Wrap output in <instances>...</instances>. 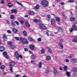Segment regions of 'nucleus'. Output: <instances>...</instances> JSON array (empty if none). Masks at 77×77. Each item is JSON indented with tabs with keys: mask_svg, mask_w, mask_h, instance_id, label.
<instances>
[{
	"mask_svg": "<svg viewBox=\"0 0 77 77\" xmlns=\"http://www.w3.org/2000/svg\"><path fill=\"white\" fill-rule=\"evenodd\" d=\"M63 68L65 71H66L68 69V67L66 66H65Z\"/></svg>",
	"mask_w": 77,
	"mask_h": 77,
	"instance_id": "25",
	"label": "nucleus"
},
{
	"mask_svg": "<svg viewBox=\"0 0 77 77\" xmlns=\"http://www.w3.org/2000/svg\"><path fill=\"white\" fill-rule=\"evenodd\" d=\"M24 50L25 51H28V49L27 48H24Z\"/></svg>",
	"mask_w": 77,
	"mask_h": 77,
	"instance_id": "55",
	"label": "nucleus"
},
{
	"mask_svg": "<svg viewBox=\"0 0 77 77\" xmlns=\"http://www.w3.org/2000/svg\"><path fill=\"white\" fill-rule=\"evenodd\" d=\"M11 24L13 26H15L16 25L15 24V22H14V21L12 20L11 22Z\"/></svg>",
	"mask_w": 77,
	"mask_h": 77,
	"instance_id": "15",
	"label": "nucleus"
},
{
	"mask_svg": "<svg viewBox=\"0 0 77 77\" xmlns=\"http://www.w3.org/2000/svg\"><path fill=\"white\" fill-rule=\"evenodd\" d=\"M31 62L32 63H35V62L34 61L32 60L31 61Z\"/></svg>",
	"mask_w": 77,
	"mask_h": 77,
	"instance_id": "60",
	"label": "nucleus"
},
{
	"mask_svg": "<svg viewBox=\"0 0 77 77\" xmlns=\"http://www.w3.org/2000/svg\"><path fill=\"white\" fill-rule=\"evenodd\" d=\"M60 47H61V49H62V48H63V46L62 45H60Z\"/></svg>",
	"mask_w": 77,
	"mask_h": 77,
	"instance_id": "57",
	"label": "nucleus"
},
{
	"mask_svg": "<svg viewBox=\"0 0 77 77\" xmlns=\"http://www.w3.org/2000/svg\"><path fill=\"white\" fill-rule=\"evenodd\" d=\"M54 74H58V72H57V71L56 70V69H54Z\"/></svg>",
	"mask_w": 77,
	"mask_h": 77,
	"instance_id": "20",
	"label": "nucleus"
},
{
	"mask_svg": "<svg viewBox=\"0 0 77 77\" xmlns=\"http://www.w3.org/2000/svg\"><path fill=\"white\" fill-rule=\"evenodd\" d=\"M56 21H58V22H60V18L58 17H55Z\"/></svg>",
	"mask_w": 77,
	"mask_h": 77,
	"instance_id": "17",
	"label": "nucleus"
},
{
	"mask_svg": "<svg viewBox=\"0 0 77 77\" xmlns=\"http://www.w3.org/2000/svg\"><path fill=\"white\" fill-rule=\"evenodd\" d=\"M73 71L74 72H76V71H77V69L74 68L73 69Z\"/></svg>",
	"mask_w": 77,
	"mask_h": 77,
	"instance_id": "46",
	"label": "nucleus"
},
{
	"mask_svg": "<svg viewBox=\"0 0 77 77\" xmlns=\"http://www.w3.org/2000/svg\"><path fill=\"white\" fill-rule=\"evenodd\" d=\"M8 5L9 8H12L13 6V4L11 3H9L8 4Z\"/></svg>",
	"mask_w": 77,
	"mask_h": 77,
	"instance_id": "10",
	"label": "nucleus"
},
{
	"mask_svg": "<svg viewBox=\"0 0 77 77\" xmlns=\"http://www.w3.org/2000/svg\"><path fill=\"white\" fill-rule=\"evenodd\" d=\"M7 73H6L5 72V71L3 70V74L4 75H6V74Z\"/></svg>",
	"mask_w": 77,
	"mask_h": 77,
	"instance_id": "51",
	"label": "nucleus"
},
{
	"mask_svg": "<svg viewBox=\"0 0 77 77\" xmlns=\"http://www.w3.org/2000/svg\"><path fill=\"white\" fill-rule=\"evenodd\" d=\"M72 62L74 63L77 62V60L75 58H72Z\"/></svg>",
	"mask_w": 77,
	"mask_h": 77,
	"instance_id": "23",
	"label": "nucleus"
},
{
	"mask_svg": "<svg viewBox=\"0 0 77 77\" xmlns=\"http://www.w3.org/2000/svg\"><path fill=\"white\" fill-rule=\"evenodd\" d=\"M20 22L21 24H23L24 23V21L23 20H20Z\"/></svg>",
	"mask_w": 77,
	"mask_h": 77,
	"instance_id": "49",
	"label": "nucleus"
},
{
	"mask_svg": "<svg viewBox=\"0 0 77 77\" xmlns=\"http://www.w3.org/2000/svg\"><path fill=\"white\" fill-rule=\"evenodd\" d=\"M3 38L4 39V41H6L7 39L8 38V37L6 35V34H4L3 35Z\"/></svg>",
	"mask_w": 77,
	"mask_h": 77,
	"instance_id": "6",
	"label": "nucleus"
},
{
	"mask_svg": "<svg viewBox=\"0 0 77 77\" xmlns=\"http://www.w3.org/2000/svg\"><path fill=\"white\" fill-rule=\"evenodd\" d=\"M15 56L16 57V58L18 60H19V58L18 57H20L21 59L23 58V56L19 54L17 52L15 53Z\"/></svg>",
	"mask_w": 77,
	"mask_h": 77,
	"instance_id": "2",
	"label": "nucleus"
},
{
	"mask_svg": "<svg viewBox=\"0 0 77 77\" xmlns=\"http://www.w3.org/2000/svg\"><path fill=\"white\" fill-rule=\"evenodd\" d=\"M33 21L35 23H38V19H35L33 20Z\"/></svg>",
	"mask_w": 77,
	"mask_h": 77,
	"instance_id": "34",
	"label": "nucleus"
},
{
	"mask_svg": "<svg viewBox=\"0 0 77 77\" xmlns=\"http://www.w3.org/2000/svg\"><path fill=\"white\" fill-rule=\"evenodd\" d=\"M29 53H30V54H32V53H33V52L31 51H29Z\"/></svg>",
	"mask_w": 77,
	"mask_h": 77,
	"instance_id": "63",
	"label": "nucleus"
},
{
	"mask_svg": "<svg viewBox=\"0 0 77 77\" xmlns=\"http://www.w3.org/2000/svg\"><path fill=\"white\" fill-rule=\"evenodd\" d=\"M7 32L8 33H9L10 34H11V33H12V32L10 30H8Z\"/></svg>",
	"mask_w": 77,
	"mask_h": 77,
	"instance_id": "42",
	"label": "nucleus"
},
{
	"mask_svg": "<svg viewBox=\"0 0 77 77\" xmlns=\"http://www.w3.org/2000/svg\"><path fill=\"white\" fill-rule=\"evenodd\" d=\"M66 75L68 76V77H69V75H70V72H66Z\"/></svg>",
	"mask_w": 77,
	"mask_h": 77,
	"instance_id": "29",
	"label": "nucleus"
},
{
	"mask_svg": "<svg viewBox=\"0 0 77 77\" xmlns=\"http://www.w3.org/2000/svg\"><path fill=\"white\" fill-rule=\"evenodd\" d=\"M29 14L31 15H35V12L33 11H30L29 12Z\"/></svg>",
	"mask_w": 77,
	"mask_h": 77,
	"instance_id": "19",
	"label": "nucleus"
},
{
	"mask_svg": "<svg viewBox=\"0 0 77 77\" xmlns=\"http://www.w3.org/2000/svg\"><path fill=\"white\" fill-rule=\"evenodd\" d=\"M11 13H15L16 14L17 13V10L15 9H13L11 10Z\"/></svg>",
	"mask_w": 77,
	"mask_h": 77,
	"instance_id": "12",
	"label": "nucleus"
},
{
	"mask_svg": "<svg viewBox=\"0 0 77 77\" xmlns=\"http://www.w3.org/2000/svg\"><path fill=\"white\" fill-rule=\"evenodd\" d=\"M34 9H39V5H37L35 7H34Z\"/></svg>",
	"mask_w": 77,
	"mask_h": 77,
	"instance_id": "9",
	"label": "nucleus"
},
{
	"mask_svg": "<svg viewBox=\"0 0 77 77\" xmlns=\"http://www.w3.org/2000/svg\"><path fill=\"white\" fill-rule=\"evenodd\" d=\"M63 15L64 18H66V16L64 13H63Z\"/></svg>",
	"mask_w": 77,
	"mask_h": 77,
	"instance_id": "52",
	"label": "nucleus"
},
{
	"mask_svg": "<svg viewBox=\"0 0 77 77\" xmlns=\"http://www.w3.org/2000/svg\"><path fill=\"white\" fill-rule=\"evenodd\" d=\"M5 58H7L8 60H9V59L10 58L9 57V56L8 54L6 55V56H5Z\"/></svg>",
	"mask_w": 77,
	"mask_h": 77,
	"instance_id": "31",
	"label": "nucleus"
},
{
	"mask_svg": "<svg viewBox=\"0 0 77 77\" xmlns=\"http://www.w3.org/2000/svg\"><path fill=\"white\" fill-rule=\"evenodd\" d=\"M24 17H25V18H27V17H28V15H25L24 16Z\"/></svg>",
	"mask_w": 77,
	"mask_h": 77,
	"instance_id": "62",
	"label": "nucleus"
},
{
	"mask_svg": "<svg viewBox=\"0 0 77 77\" xmlns=\"http://www.w3.org/2000/svg\"><path fill=\"white\" fill-rule=\"evenodd\" d=\"M49 70H48V69H46V73H47V74H48V73H49Z\"/></svg>",
	"mask_w": 77,
	"mask_h": 77,
	"instance_id": "41",
	"label": "nucleus"
},
{
	"mask_svg": "<svg viewBox=\"0 0 77 77\" xmlns=\"http://www.w3.org/2000/svg\"><path fill=\"white\" fill-rule=\"evenodd\" d=\"M46 48L47 49H48V50L49 53H52V50H51V49H50L49 48H48V47H47Z\"/></svg>",
	"mask_w": 77,
	"mask_h": 77,
	"instance_id": "16",
	"label": "nucleus"
},
{
	"mask_svg": "<svg viewBox=\"0 0 77 77\" xmlns=\"http://www.w3.org/2000/svg\"><path fill=\"white\" fill-rule=\"evenodd\" d=\"M5 68V66L3 65L1 66L0 67V68L1 69H2V70L4 69Z\"/></svg>",
	"mask_w": 77,
	"mask_h": 77,
	"instance_id": "22",
	"label": "nucleus"
},
{
	"mask_svg": "<svg viewBox=\"0 0 77 77\" xmlns=\"http://www.w3.org/2000/svg\"><path fill=\"white\" fill-rule=\"evenodd\" d=\"M23 33L24 36H27V32L24 31H23Z\"/></svg>",
	"mask_w": 77,
	"mask_h": 77,
	"instance_id": "26",
	"label": "nucleus"
},
{
	"mask_svg": "<svg viewBox=\"0 0 77 77\" xmlns=\"http://www.w3.org/2000/svg\"><path fill=\"white\" fill-rule=\"evenodd\" d=\"M29 48L31 50H33L34 49L35 47H34V46L32 45H31L29 46Z\"/></svg>",
	"mask_w": 77,
	"mask_h": 77,
	"instance_id": "13",
	"label": "nucleus"
},
{
	"mask_svg": "<svg viewBox=\"0 0 77 77\" xmlns=\"http://www.w3.org/2000/svg\"><path fill=\"white\" fill-rule=\"evenodd\" d=\"M75 18L74 17H72L70 18V21L71 22L74 21H75Z\"/></svg>",
	"mask_w": 77,
	"mask_h": 77,
	"instance_id": "11",
	"label": "nucleus"
},
{
	"mask_svg": "<svg viewBox=\"0 0 77 77\" xmlns=\"http://www.w3.org/2000/svg\"><path fill=\"white\" fill-rule=\"evenodd\" d=\"M39 27L40 29H43V30H45L47 29V27L44 25L42 24V23H40L39 24Z\"/></svg>",
	"mask_w": 77,
	"mask_h": 77,
	"instance_id": "3",
	"label": "nucleus"
},
{
	"mask_svg": "<svg viewBox=\"0 0 77 77\" xmlns=\"http://www.w3.org/2000/svg\"><path fill=\"white\" fill-rule=\"evenodd\" d=\"M17 4H18V5H20V6H23V4L20 3V2H19L18 1H17Z\"/></svg>",
	"mask_w": 77,
	"mask_h": 77,
	"instance_id": "35",
	"label": "nucleus"
},
{
	"mask_svg": "<svg viewBox=\"0 0 77 77\" xmlns=\"http://www.w3.org/2000/svg\"><path fill=\"white\" fill-rule=\"evenodd\" d=\"M13 68L12 67H11L10 69V70L11 72H13Z\"/></svg>",
	"mask_w": 77,
	"mask_h": 77,
	"instance_id": "47",
	"label": "nucleus"
},
{
	"mask_svg": "<svg viewBox=\"0 0 77 77\" xmlns=\"http://www.w3.org/2000/svg\"><path fill=\"white\" fill-rule=\"evenodd\" d=\"M42 5L44 6V7H47L48 5V1L45 0L43 1L42 3Z\"/></svg>",
	"mask_w": 77,
	"mask_h": 77,
	"instance_id": "1",
	"label": "nucleus"
},
{
	"mask_svg": "<svg viewBox=\"0 0 77 77\" xmlns=\"http://www.w3.org/2000/svg\"><path fill=\"white\" fill-rule=\"evenodd\" d=\"M41 53H42L43 54H44V53H45V51H44V50H42L41 51Z\"/></svg>",
	"mask_w": 77,
	"mask_h": 77,
	"instance_id": "48",
	"label": "nucleus"
},
{
	"mask_svg": "<svg viewBox=\"0 0 77 77\" xmlns=\"http://www.w3.org/2000/svg\"><path fill=\"white\" fill-rule=\"evenodd\" d=\"M62 28L61 27H59L58 28V31H59V32H60L61 31H62Z\"/></svg>",
	"mask_w": 77,
	"mask_h": 77,
	"instance_id": "40",
	"label": "nucleus"
},
{
	"mask_svg": "<svg viewBox=\"0 0 77 77\" xmlns=\"http://www.w3.org/2000/svg\"><path fill=\"white\" fill-rule=\"evenodd\" d=\"M31 58L32 59H34L35 58V56L34 55H32L31 56Z\"/></svg>",
	"mask_w": 77,
	"mask_h": 77,
	"instance_id": "38",
	"label": "nucleus"
},
{
	"mask_svg": "<svg viewBox=\"0 0 77 77\" xmlns=\"http://www.w3.org/2000/svg\"><path fill=\"white\" fill-rule=\"evenodd\" d=\"M23 39H24V38L23 37H21L20 38V41H23Z\"/></svg>",
	"mask_w": 77,
	"mask_h": 77,
	"instance_id": "56",
	"label": "nucleus"
},
{
	"mask_svg": "<svg viewBox=\"0 0 77 77\" xmlns=\"http://www.w3.org/2000/svg\"><path fill=\"white\" fill-rule=\"evenodd\" d=\"M28 39L30 41H33V40H34L32 38V37H29Z\"/></svg>",
	"mask_w": 77,
	"mask_h": 77,
	"instance_id": "28",
	"label": "nucleus"
},
{
	"mask_svg": "<svg viewBox=\"0 0 77 77\" xmlns=\"http://www.w3.org/2000/svg\"><path fill=\"white\" fill-rule=\"evenodd\" d=\"M11 64L9 65L10 66H11V67L12 66H14V65L15 64L14 62H12L11 63Z\"/></svg>",
	"mask_w": 77,
	"mask_h": 77,
	"instance_id": "18",
	"label": "nucleus"
},
{
	"mask_svg": "<svg viewBox=\"0 0 77 77\" xmlns=\"http://www.w3.org/2000/svg\"><path fill=\"white\" fill-rule=\"evenodd\" d=\"M51 59V57L50 56H47L46 57V59L47 60H50Z\"/></svg>",
	"mask_w": 77,
	"mask_h": 77,
	"instance_id": "24",
	"label": "nucleus"
},
{
	"mask_svg": "<svg viewBox=\"0 0 77 77\" xmlns=\"http://www.w3.org/2000/svg\"><path fill=\"white\" fill-rule=\"evenodd\" d=\"M42 40V39L41 38H39L38 39V42H40Z\"/></svg>",
	"mask_w": 77,
	"mask_h": 77,
	"instance_id": "45",
	"label": "nucleus"
},
{
	"mask_svg": "<svg viewBox=\"0 0 77 77\" xmlns=\"http://www.w3.org/2000/svg\"><path fill=\"white\" fill-rule=\"evenodd\" d=\"M51 24H54V22H55V20L54 19H51Z\"/></svg>",
	"mask_w": 77,
	"mask_h": 77,
	"instance_id": "21",
	"label": "nucleus"
},
{
	"mask_svg": "<svg viewBox=\"0 0 77 77\" xmlns=\"http://www.w3.org/2000/svg\"><path fill=\"white\" fill-rule=\"evenodd\" d=\"M7 22V23H8V24H10V23H9V21H8V20H6Z\"/></svg>",
	"mask_w": 77,
	"mask_h": 77,
	"instance_id": "61",
	"label": "nucleus"
},
{
	"mask_svg": "<svg viewBox=\"0 0 77 77\" xmlns=\"http://www.w3.org/2000/svg\"><path fill=\"white\" fill-rule=\"evenodd\" d=\"M15 39H16L17 41H19L20 39V38L17 37H15Z\"/></svg>",
	"mask_w": 77,
	"mask_h": 77,
	"instance_id": "44",
	"label": "nucleus"
},
{
	"mask_svg": "<svg viewBox=\"0 0 77 77\" xmlns=\"http://www.w3.org/2000/svg\"><path fill=\"white\" fill-rule=\"evenodd\" d=\"M10 47L11 49H14L15 48V46L14 45H12Z\"/></svg>",
	"mask_w": 77,
	"mask_h": 77,
	"instance_id": "30",
	"label": "nucleus"
},
{
	"mask_svg": "<svg viewBox=\"0 0 77 77\" xmlns=\"http://www.w3.org/2000/svg\"><path fill=\"white\" fill-rule=\"evenodd\" d=\"M12 42H11L9 41L8 42V45H11L12 44Z\"/></svg>",
	"mask_w": 77,
	"mask_h": 77,
	"instance_id": "33",
	"label": "nucleus"
},
{
	"mask_svg": "<svg viewBox=\"0 0 77 77\" xmlns=\"http://www.w3.org/2000/svg\"><path fill=\"white\" fill-rule=\"evenodd\" d=\"M10 18L11 19H12V20H13V19H14V16L13 15H11L10 16Z\"/></svg>",
	"mask_w": 77,
	"mask_h": 77,
	"instance_id": "32",
	"label": "nucleus"
},
{
	"mask_svg": "<svg viewBox=\"0 0 77 77\" xmlns=\"http://www.w3.org/2000/svg\"><path fill=\"white\" fill-rule=\"evenodd\" d=\"M39 67L40 68L42 67V62H40L39 63Z\"/></svg>",
	"mask_w": 77,
	"mask_h": 77,
	"instance_id": "27",
	"label": "nucleus"
},
{
	"mask_svg": "<svg viewBox=\"0 0 77 77\" xmlns=\"http://www.w3.org/2000/svg\"><path fill=\"white\" fill-rule=\"evenodd\" d=\"M64 4H65V2H61V5H64Z\"/></svg>",
	"mask_w": 77,
	"mask_h": 77,
	"instance_id": "59",
	"label": "nucleus"
},
{
	"mask_svg": "<svg viewBox=\"0 0 77 77\" xmlns=\"http://www.w3.org/2000/svg\"><path fill=\"white\" fill-rule=\"evenodd\" d=\"M18 29H16L15 28H14L12 29V32L14 33H15V34L17 33V32H18Z\"/></svg>",
	"mask_w": 77,
	"mask_h": 77,
	"instance_id": "4",
	"label": "nucleus"
},
{
	"mask_svg": "<svg viewBox=\"0 0 77 77\" xmlns=\"http://www.w3.org/2000/svg\"><path fill=\"white\" fill-rule=\"evenodd\" d=\"M51 18V16L50 14H48V18Z\"/></svg>",
	"mask_w": 77,
	"mask_h": 77,
	"instance_id": "54",
	"label": "nucleus"
},
{
	"mask_svg": "<svg viewBox=\"0 0 77 77\" xmlns=\"http://www.w3.org/2000/svg\"><path fill=\"white\" fill-rule=\"evenodd\" d=\"M72 29H73L74 30H77V28L75 27V24H73Z\"/></svg>",
	"mask_w": 77,
	"mask_h": 77,
	"instance_id": "14",
	"label": "nucleus"
},
{
	"mask_svg": "<svg viewBox=\"0 0 77 77\" xmlns=\"http://www.w3.org/2000/svg\"><path fill=\"white\" fill-rule=\"evenodd\" d=\"M69 2H71V3H73L74 1L73 0H69Z\"/></svg>",
	"mask_w": 77,
	"mask_h": 77,
	"instance_id": "50",
	"label": "nucleus"
},
{
	"mask_svg": "<svg viewBox=\"0 0 77 77\" xmlns=\"http://www.w3.org/2000/svg\"><path fill=\"white\" fill-rule=\"evenodd\" d=\"M73 42H77V38H74L73 40Z\"/></svg>",
	"mask_w": 77,
	"mask_h": 77,
	"instance_id": "37",
	"label": "nucleus"
},
{
	"mask_svg": "<svg viewBox=\"0 0 77 77\" xmlns=\"http://www.w3.org/2000/svg\"><path fill=\"white\" fill-rule=\"evenodd\" d=\"M23 77H27V76H26V75H23Z\"/></svg>",
	"mask_w": 77,
	"mask_h": 77,
	"instance_id": "64",
	"label": "nucleus"
},
{
	"mask_svg": "<svg viewBox=\"0 0 77 77\" xmlns=\"http://www.w3.org/2000/svg\"><path fill=\"white\" fill-rule=\"evenodd\" d=\"M3 55L4 56H6V55H8L7 54V52L6 51H5L3 52Z\"/></svg>",
	"mask_w": 77,
	"mask_h": 77,
	"instance_id": "36",
	"label": "nucleus"
},
{
	"mask_svg": "<svg viewBox=\"0 0 77 77\" xmlns=\"http://www.w3.org/2000/svg\"><path fill=\"white\" fill-rule=\"evenodd\" d=\"M66 62H67V63L69 62V60H68L67 59H66Z\"/></svg>",
	"mask_w": 77,
	"mask_h": 77,
	"instance_id": "58",
	"label": "nucleus"
},
{
	"mask_svg": "<svg viewBox=\"0 0 77 77\" xmlns=\"http://www.w3.org/2000/svg\"><path fill=\"white\" fill-rule=\"evenodd\" d=\"M1 3L2 4H5V1L3 0H2Z\"/></svg>",
	"mask_w": 77,
	"mask_h": 77,
	"instance_id": "43",
	"label": "nucleus"
},
{
	"mask_svg": "<svg viewBox=\"0 0 77 77\" xmlns=\"http://www.w3.org/2000/svg\"><path fill=\"white\" fill-rule=\"evenodd\" d=\"M15 23L17 26H19V24L20 23L18 21H15Z\"/></svg>",
	"mask_w": 77,
	"mask_h": 77,
	"instance_id": "39",
	"label": "nucleus"
},
{
	"mask_svg": "<svg viewBox=\"0 0 77 77\" xmlns=\"http://www.w3.org/2000/svg\"><path fill=\"white\" fill-rule=\"evenodd\" d=\"M25 24L26 27H27L28 28H29V27H30V24L29 23V22L26 21L25 23Z\"/></svg>",
	"mask_w": 77,
	"mask_h": 77,
	"instance_id": "7",
	"label": "nucleus"
},
{
	"mask_svg": "<svg viewBox=\"0 0 77 77\" xmlns=\"http://www.w3.org/2000/svg\"><path fill=\"white\" fill-rule=\"evenodd\" d=\"M22 42L23 43V44H29V42L28 41H27V40L25 38H24L22 41Z\"/></svg>",
	"mask_w": 77,
	"mask_h": 77,
	"instance_id": "5",
	"label": "nucleus"
},
{
	"mask_svg": "<svg viewBox=\"0 0 77 77\" xmlns=\"http://www.w3.org/2000/svg\"><path fill=\"white\" fill-rule=\"evenodd\" d=\"M5 50V47H4L1 46H0V51H3Z\"/></svg>",
	"mask_w": 77,
	"mask_h": 77,
	"instance_id": "8",
	"label": "nucleus"
},
{
	"mask_svg": "<svg viewBox=\"0 0 77 77\" xmlns=\"http://www.w3.org/2000/svg\"><path fill=\"white\" fill-rule=\"evenodd\" d=\"M21 76L20 75L18 74L15 77H20Z\"/></svg>",
	"mask_w": 77,
	"mask_h": 77,
	"instance_id": "53",
	"label": "nucleus"
}]
</instances>
